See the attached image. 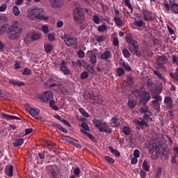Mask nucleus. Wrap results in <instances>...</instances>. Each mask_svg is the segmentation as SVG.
<instances>
[{
	"label": "nucleus",
	"mask_w": 178,
	"mask_h": 178,
	"mask_svg": "<svg viewBox=\"0 0 178 178\" xmlns=\"http://www.w3.org/2000/svg\"><path fill=\"white\" fill-rule=\"evenodd\" d=\"M8 24H4L0 28V35H3L7 29V35L10 40H17L22 34V30L19 27L17 22H14L11 26L8 28Z\"/></svg>",
	"instance_id": "nucleus-1"
},
{
	"label": "nucleus",
	"mask_w": 178,
	"mask_h": 178,
	"mask_svg": "<svg viewBox=\"0 0 178 178\" xmlns=\"http://www.w3.org/2000/svg\"><path fill=\"white\" fill-rule=\"evenodd\" d=\"M126 41L129 44L128 49L129 51L138 57H140L142 56V52L138 50L139 46L138 42L134 40L131 33H128L126 35Z\"/></svg>",
	"instance_id": "nucleus-2"
},
{
	"label": "nucleus",
	"mask_w": 178,
	"mask_h": 178,
	"mask_svg": "<svg viewBox=\"0 0 178 178\" xmlns=\"http://www.w3.org/2000/svg\"><path fill=\"white\" fill-rule=\"evenodd\" d=\"M28 17L31 20L38 19L46 21L49 19V17L44 16V10L42 8H34L29 10Z\"/></svg>",
	"instance_id": "nucleus-3"
},
{
	"label": "nucleus",
	"mask_w": 178,
	"mask_h": 178,
	"mask_svg": "<svg viewBox=\"0 0 178 178\" xmlns=\"http://www.w3.org/2000/svg\"><path fill=\"white\" fill-rule=\"evenodd\" d=\"M152 115V113L151 111L145 113L143 118L135 119L134 123L139 126L140 129H144L146 128H149V125L147 122L149 121V117H151Z\"/></svg>",
	"instance_id": "nucleus-4"
},
{
	"label": "nucleus",
	"mask_w": 178,
	"mask_h": 178,
	"mask_svg": "<svg viewBox=\"0 0 178 178\" xmlns=\"http://www.w3.org/2000/svg\"><path fill=\"white\" fill-rule=\"evenodd\" d=\"M92 122L100 132L111 134L113 131L110 126L102 120L95 119Z\"/></svg>",
	"instance_id": "nucleus-5"
},
{
	"label": "nucleus",
	"mask_w": 178,
	"mask_h": 178,
	"mask_svg": "<svg viewBox=\"0 0 178 178\" xmlns=\"http://www.w3.org/2000/svg\"><path fill=\"white\" fill-rule=\"evenodd\" d=\"M61 39L64 40L65 44L67 47H75L78 46V39L74 38L69 34H65L64 35L61 36Z\"/></svg>",
	"instance_id": "nucleus-6"
},
{
	"label": "nucleus",
	"mask_w": 178,
	"mask_h": 178,
	"mask_svg": "<svg viewBox=\"0 0 178 178\" xmlns=\"http://www.w3.org/2000/svg\"><path fill=\"white\" fill-rule=\"evenodd\" d=\"M74 20L75 22L82 23V17H84V10L81 7H76L73 10Z\"/></svg>",
	"instance_id": "nucleus-7"
},
{
	"label": "nucleus",
	"mask_w": 178,
	"mask_h": 178,
	"mask_svg": "<svg viewBox=\"0 0 178 178\" xmlns=\"http://www.w3.org/2000/svg\"><path fill=\"white\" fill-rule=\"evenodd\" d=\"M39 98L42 102L47 103L49 100H51L53 98V93L51 91L47 90L42 93V95H40Z\"/></svg>",
	"instance_id": "nucleus-8"
},
{
	"label": "nucleus",
	"mask_w": 178,
	"mask_h": 178,
	"mask_svg": "<svg viewBox=\"0 0 178 178\" xmlns=\"http://www.w3.org/2000/svg\"><path fill=\"white\" fill-rule=\"evenodd\" d=\"M157 58V63H156V65H157V66L163 68L164 67V65L168 62V58L166 56H157V57H156Z\"/></svg>",
	"instance_id": "nucleus-9"
},
{
	"label": "nucleus",
	"mask_w": 178,
	"mask_h": 178,
	"mask_svg": "<svg viewBox=\"0 0 178 178\" xmlns=\"http://www.w3.org/2000/svg\"><path fill=\"white\" fill-rule=\"evenodd\" d=\"M164 104H165V108L168 109H172L174 108L173 100L169 96L164 97Z\"/></svg>",
	"instance_id": "nucleus-10"
},
{
	"label": "nucleus",
	"mask_w": 178,
	"mask_h": 178,
	"mask_svg": "<svg viewBox=\"0 0 178 178\" xmlns=\"http://www.w3.org/2000/svg\"><path fill=\"white\" fill-rule=\"evenodd\" d=\"M143 17L144 19L147 22H149L152 20V13L149 12L147 9H143Z\"/></svg>",
	"instance_id": "nucleus-11"
},
{
	"label": "nucleus",
	"mask_w": 178,
	"mask_h": 178,
	"mask_svg": "<svg viewBox=\"0 0 178 178\" xmlns=\"http://www.w3.org/2000/svg\"><path fill=\"white\" fill-rule=\"evenodd\" d=\"M155 151H156L155 156H156V157H158L159 154H160L159 148V147H158V145H157L156 144H154H154L150 147V148H149V154H153Z\"/></svg>",
	"instance_id": "nucleus-12"
},
{
	"label": "nucleus",
	"mask_w": 178,
	"mask_h": 178,
	"mask_svg": "<svg viewBox=\"0 0 178 178\" xmlns=\"http://www.w3.org/2000/svg\"><path fill=\"white\" fill-rule=\"evenodd\" d=\"M51 6L54 8H60L62 6L61 0H49Z\"/></svg>",
	"instance_id": "nucleus-13"
},
{
	"label": "nucleus",
	"mask_w": 178,
	"mask_h": 178,
	"mask_svg": "<svg viewBox=\"0 0 178 178\" xmlns=\"http://www.w3.org/2000/svg\"><path fill=\"white\" fill-rule=\"evenodd\" d=\"M90 54V63L92 65H95L97 63V55L94 53L93 51H88V54Z\"/></svg>",
	"instance_id": "nucleus-14"
},
{
	"label": "nucleus",
	"mask_w": 178,
	"mask_h": 178,
	"mask_svg": "<svg viewBox=\"0 0 178 178\" xmlns=\"http://www.w3.org/2000/svg\"><path fill=\"white\" fill-rule=\"evenodd\" d=\"M27 106L29 107V113L35 118H37L40 113V110L38 108H31L29 105H27Z\"/></svg>",
	"instance_id": "nucleus-15"
},
{
	"label": "nucleus",
	"mask_w": 178,
	"mask_h": 178,
	"mask_svg": "<svg viewBox=\"0 0 178 178\" xmlns=\"http://www.w3.org/2000/svg\"><path fill=\"white\" fill-rule=\"evenodd\" d=\"M137 105V102L136 100L134 99H129L128 100V104H127V106L131 109V110H134L136 106Z\"/></svg>",
	"instance_id": "nucleus-16"
},
{
	"label": "nucleus",
	"mask_w": 178,
	"mask_h": 178,
	"mask_svg": "<svg viewBox=\"0 0 178 178\" xmlns=\"http://www.w3.org/2000/svg\"><path fill=\"white\" fill-rule=\"evenodd\" d=\"M8 82L12 86H17L19 87L25 86V83L22 81H19L18 80L15 79H8Z\"/></svg>",
	"instance_id": "nucleus-17"
},
{
	"label": "nucleus",
	"mask_w": 178,
	"mask_h": 178,
	"mask_svg": "<svg viewBox=\"0 0 178 178\" xmlns=\"http://www.w3.org/2000/svg\"><path fill=\"white\" fill-rule=\"evenodd\" d=\"M1 118L3 119L7 120H21L18 117H16V116H14V115H7L6 113H2L1 114Z\"/></svg>",
	"instance_id": "nucleus-18"
},
{
	"label": "nucleus",
	"mask_w": 178,
	"mask_h": 178,
	"mask_svg": "<svg viewBox=\"0 0 178 178\" xmlns=\"http://www.w3.org/2000/svg\"><path fill=\"white\" fill-rule=\"evenodd\" d=\"M141 100L144 102H147L150 100L151 96L149 92H147L146 91L144 92V93L140 97Z\"/></svg>",
	"instance_id": "nucleus-19"
},
{
	"label": "nucleus",
	"mask_w": 178,
	"mask_h": 178,
	"mask_svg": "<svg viewBox=\"0 0 178 178\" xmlns=\"http://www.w3.org/2000/svg\"><path fill=\"white\" fill-rule=\"evenodd\" d=\"M134 24L138 28L145 27L146 25L145 22H144L143 20L136 19L134 21Z\"/></svg>",
	"instance_id": "nucleus-20"
},
{
	"label": "nucleus",
	"mask_w": 178,
	"mask_h": 178,
	"mask_svg": "<svg viewBox=\"0 0 178 178\" xmlns=\"http://www.w3.org/2000/svg\"><path fill=\"white\" fill-rule=\"evenodd\" d=\"M170 8L171 9V11L175 14H178V3H172L171 6H170Z\"/></svg>",
	"instance_id": "nucleus-21"
},
{
	"label": "nucleus",
	"mask_w": 178,
	"mask_h": 178,
	"mask_svg": "<svg viewBox=\"0 0 178 178\" xmlns=\"http://www.w3.org/2000/svg\"><path fill=\"white\" fill-rule=\"evenodd\" d=\"M24 141V140L23 138H18L13 142V145H14V147H17L22 145L23 144Z\"/></svg>",
	"instance_id": "nucleus-22"
},
{
	"label": "nucleus",
	"mask_w": 178,
	"mask_h": 178,
	"mask_svg": "<svg viewBox=\"0 0 178 178\" xmlns=\"http://www.w3.org/2000/svg\"><path fill=\"white\" fill-rule=\"evenodd\" d=\"M81 132L83 133L84 135L87 136L92 141L95 142V138L90 133L86 131L83 129H81Z\"/></svg>",
	"instance_id": "nucleus-23"
},
{
	"label": "nucleus",
	"mask_w": 178,
	"mask_h": 178,
	"mask_svg": "<svg viewBox=\"0 0 178 178\" xmlns=\"http://www.w3.org/2000/svg\"><path fill=\"white\" fill-rule=\"evenodd\" d=\"M111 56V53L110 51H106L102 56H101V58L103 60H108L110 56Z\"/></svg>",
	"instance_id": "nucleus-24"
},
{
	"label": "nucleus",
	"mask_w": 178,
	"mask_h": 178,
	"mask_svg": "<svg viewBox=\"0 0 178 178\" xmlns=\"http://www.w3.org/2000/svg\"><path fill=\"white\" fill-rule=\"evenodd\" d=\"M114 22L115 24L119 27H121L123 25V22L119 17H115Z\"/></svg>",
	"instance_id": "nucleus-25"
},
{
	"label": "nucleus",
	"mask_w": 178,
	"mask_h": 178,
	"mask_svg": "<svg viewBox=\"0 0 178 178\" xmlns=\"http://www.w3.org/2000/svg\"><path fill=\"white\" fill-rule=\"evenodd\" d=\"M153 99L154 100L152 102V104L160 103L162 101V97L160 95H155Z\"/></svg>",
	"instance_id": "nucleus-26"
},
{
	"label": "nucleus",
	"mask_w": 178,
	"mask_h": 178,
	"mask_svg": "<svg viewBox=\"0 0 178 178\" xmlns=\"http://www.w3.org/2000/svg\"><path fill=\"white\" fill-rule=\"evenodd\" d=\"M122 131L126 136H129L131 133V129L129 127L124 126L122 128Z\"/></svg>",
	"instance_id": "nucleus-27"
},
{
	"label": "nucleus",
	"mask_w": 178,
	"mask_h": 178,
	"mask_svg": "<svg viewBox=\"0 0 178 178\" xmlns=\"http://www.w3.org/2000/svg\"><path fill=\"white\" fill-rule=\"evenodd\" d=\"M111 122L113 124H115V127H120V123L118 122V118L117 117V115H115L114 117H113L111 118Z\"/></svg>",
	"instance_id": "nucleus-28"
},
{
	"label": "nucleus",
	"mask_w": 178,
	"mask_h": 178,
	"mask_svg": "<svg viewBox=\"0 0 178 178\" xmlns=\"http://www.w3.org/2000/svg\"><path fill=\"white\" fill-rule=\"evenodd\" d=\"M108 149L111 153H113L115 156H119L120 155V153L117 149H115L112 146H109Z\"/></svg>",
	"instance_id": "nucleus-29"
},
{
	"label": "nucleus",
	"mask_w": 178,
	"mask_h": 178,
	"mask_svg": "<svg viewBox=\"0 0 178 178\" xmlns=\"http://www.w3.org/2000/svg\"><path fill=\"white\" fill-rule=\"evenodd\" d=\"M60 69V71L63 72L65 75H68L70 74V70L67 69L66 66H61Z\"/></svg>",
	"instance_id": "nucleus-30"
},
{
	"label": "nucleus",
	"mask_w": 178,
	"mask_h": 178,
	"mask_svg": "<svg viewBox=\"0 0 178 178\" xmlns=\"http://www.w3.org/2000/svg\"><path fill=\"white\" fill-rule=\"evenodd\" d=\"M13 165H10L8 169L6 171V175L9 176V177H13Z\"/></svg>",
	"instance_id": "nucleus-31"
},
{
	"label": "nucleus",
	"mask_w": 178,
	"mask_h": 178,
	"mask_svg": "<svg viewBox=\"0 0 178 178\" xmlns=\"http://www.w3.org/2000/svg\"><path fill=\"white\" fill-rule=\"evenodd\" d=\"M170 76L176 81H178V68H177L175 73H170Z\"/></svg>",
	"instance_id": "nucleus-32"
},
{
	"label": "nucleus",
	"mask_w": 178,
	"mask_h": 178,
	"mask_svg": "<svg viewBox=\"0 0 178 178\" xmlns=\"http://www.w3.org/2000/svg\"><path fill=\"white\" fill-rule=\"evenodd\" d=\"M154 75H156L159 79L164 81L165 80V77L163 76V74L157 70H154Z\"/></svg>",
	"instance_id": "nucleus-33"
},
{
	"label": "nucleus",
	"mask_w": 178,
	"mask_h": 178,
	"mask_svg": "<svg viewBox=\"0 0 178 178\" xmlns=\"http://www.w3.org/2000/svg\"><path fill=\"white\" fill-rule=\"evenodd\" d=\"M40 38V35L39 33H33L31 34V40L33 41L38 40Z\"/></svg>",
	"instance_id": "nucleus-34"
},
{
	"label": "nucleus",
	"mask_w": 178,
	"mask_h": 178,
	"mask_svg": "<svg viewBox=\"0 0 178 178\" xmlns=\"http://www.w3.org/2000/svg\"><path fill=\"white\" fill-rule=\"evenodd\" d=\"M49 106L54 111L58 110V108L55 105V101L53 99H51V100L50 99Z\"/></svg>",
	"instance_id": "nucleus-35"
},
{
	"label": "nucleus",
	"mask_w": 178,
	"mask_h": 178,
	"mask_svg": "<svg viewBox=\"0 0 178 178\" xmlns=\"http://www.w3.org/2000/svg\"><path fill=\"white\" fill-rule=\"evenodd\" d=\"M149 168L150 166L147 164V161L145 160L143 163V168L144 170H145V172H149Z\"/></svg>",
	"instance_id": "nucleus-36"
},
{
	"label": "nucleus",
	"mask_w": 178,
	"mask_h": 178,
	"mask_svg": "<svg viewBox=\"0 0 178 178\" xmlns=\"http://www.w3.org/2000/svg\"><path fill=\"white\" fill-rule=\"evenodd\" d=\"M22 74L25 76L31 75L32 71L28 67H25L24 70H22Z\"/></svg>",
	"instance_id": "nucleus-37"
},
{
	"label": "nucleus",
	"mask_w": 178,
	"mask_h": 178,
	"mask_svg": "<svg viewBox=\"0 0 178 178\" xmlns=\"http://www.w3.org/2000/svg\"><path fill=\"white\" fill-rule=\"evenodd\" d=\"M127 83L129 86H132L135 83L134 79L133 77H131V76H128L127 77Z\"/></svg>",
	"instance_id": "nucleus-38"
},
{
	"label": "nucleus",
	"mask_w": 178,
	"mask_h": 178,
	"mask_svg": "<svg viewBox=\"0 0 178 178\" xmlns=\"http://www.w3.org/2000/svg\"><path fill=\"white\" fill-rule=\"evenodd\" d=\"M104 159H105V161H106V162H107L108 163H111V164H113V163H115V161L112 157L108 156H106L104 157Z\"/></svg>",
	"instance_id": "nucleus-39"
},
{
	"label": "nucleus",
	"mask_w": 178,
	"mask_h": 178,
	"mask_svg": "<svg viewBox=\"0 0 178 178\" xmlns=\"http://www.w3.org/2000/svg\"><path fill=\"white\" fill-rule=\"evenodd\" d=\"M44 51L47 54H49L52 51V47L49 44H44Z\"/></svg>",
	"instance_id": "nucleus-40"
},
{
	"label": "nucleus",
	"mask_w": 178,
	"mask_h": 178,
	"mask_svg": "<svg viewBox=\"0 0 178 178\" xmlns=\"http://www.w3.org/2000/svg\"><path fill=\"white\" fill-rule=\"evenodd\" d=\"M140 112L141 113H147L148 112H151L148 107L146 106L145 105H144L140 109Z\"/></svg>",
	"instance_id": "nucleus-41"
},
{
	"label": "nucleus",
	"mask_w": 178,
	"mask_h": 178,
	"mask_svg": "<svg viewBox=\"0 0 178 178\" xmlns=\"http://www.w3.org/2000/svg\"><path fill=\"white\" fill-rule=\"evenodd\" d=\"M122 54L124 55V56L126 58H128L130 57L131 56V54L129 53V51L127 49H124L122 50Z\"/></svg>",
	"instance_id": "nucleus-42"
},
{
	"label": "nucleus",
	"mask_w": 178,
	"mask_h": 178,
	"mask_svg": "<svg viewBox=\"0 0 178 178\" xmlns=\"http://www.w3.org/2000/svg\"><path fill=\"white\" fill-rule=\"evenodd\" d=\"M106 29H107V26H106L105 24L99 26L97 29L98 31L100 33L104 32Z\"/></svg>",
	"instance_id": "nucleus-43"
},
{
	"label": "nucleus",
	"mask_w": 178,
	"mask_h": 178,
	"mask_svg": "<svg viewBox=\"0 0 178 178\" xmlns=\"http://www.w3.org/2000/svg\"><path fill=\"white\" fill-rule=\"evenodd\" d=\"M51 177L52 178H56L57 177V174L54 168H51L49 170Z\"/></svg>",
	"instance_id": "nucleus-44"
},
{
	"label": "nucleus",
	"mask_w": 178,
	"mask_h": 178,
	"mask_svg": "<svg viewBox=\"0 0 178 178\" xmlns=\"http://www.w3.org/2000/svg\"><path fill=\"white\" fill-rule=\"evenodd\" d=\"M124 3H125L126 6H127L131 10V13H132L133 11H134V8H133L131 4L130 3V1L129 0H125Z\"/></svg>",
	"instance_id": "nucleus-45"
},
{
	"label": "nucleus",
	"mask_w": 178,
	"mask_h": 178,
	"mask_svg": "<svg viewBox=\"0 0 178 178\" xmlns=\"http://www.w3.org/2000/svg\"><path fill=\"white\" fill-rule=\"evenodd\" d=\"M117 74L119 76H122L123 74H124V71L122 67H118L117 69Z\"/></svg>",
	"instance_id": "nucleus-46"
},
{
	"label": "nucleus",
	"mask_w": 178,
	"mask_h": 178,
	"mask_svg": "<svg viewBox=\"0 0 178 178\" xmlns=\"http://www.w3.org/2000/svg\"><path fill=\"white\" fill-rule=\"evenodd\" d=\"M79 111L80 113L82 114L84 117H86V118L89 117L88 113L83 108H81L79 109Z\"/></svg>",
	"instance_id": "nucleus-47"
},
{
	"label": "nucleus",
	"mask_w": 178,
	"mask_h": 178,
	"mask_svg": "<svg viewBox=\"0 0 178 178\" xmlns=\"http://www.w3.org/2000/svg\"><path fill=\"white\" fill-rule=\"evenodd\" d=\"M89 76V74L88 72L85 71L81 74V79H86Z\"/></svg>",
	"instance_id": "nucleus-48"
},
{
	"label": "nucleus",
	"mask_w": 178,
	"mask_h": 178,
	"mask_svg": "<svg viewBox=\"0 0 178 178\" xmlns=\"http://www.w3.org/2000/svg\"><path fill=\"white\" fill-rule=\"evenodd\" d=\"M121 65L128 72L131 70V67H130L128 64H126L125 63H122Z\"/></svg>",
	"instance_id": "nucleus-49"
},
{
	"label": "nucleus",
	"mask_w": 178,
	"mask_h": 178,
	"mask_svg": "<svg viewBox=\"0 0 178 178\" xmlns=\"http://www.w3.org/2000/svg\"><path fill=\"white\" fill-rule=\"evenodd\" d=\"M13 13L15 16H17L19 15V8L17 6H14L13 8Z\"/></svg>",
	"instance_id": "nucleus-50"
},
{
	"label": "nucleus",
	"mask_w": 178,
	"mask_h": 178,
	"mask_svg": "<svg viewBox=\"0 0 178 178\" xmlns=\"http://www.w3.org/2000/svg\"><path fill=\"white\" fill-rule=\"evenodd\" d=\"M132 94H133L135 97H139V96L140 95V91L138 89H135V90H134L132 91Z\"/></svg>",
	"instance_id": "nucleus-51"
},
{
	"label": "nucleus",
	"mask_w": 178,
	"mask_h": 178,
	"mask_svg": "<svg viewBox=\"0 0 178 178\" xmlns=\"http://www.w3.org/2000/svg\"><path fill=\"white\" fill-rule=\"evenodd\" d=\"M72 65L75 67H81V66H82V63H81V62L79 60H77V61H76V62H74V61H73L72 62Z\"/></svg>",
	"instance_id": "nucleus-52"
},
{
	"label": "nucleus",
	"mask_w": 178,
	"mask_h": 178,
	"mask_svg": "<svg viewBox=\"0 0 178 178\" xmlns=\"http://www.w3.org/2000/svg\"><path fill=\"white\" fill-rule=\"evenodd\" d=\"M92 20H93L94 23H95L96 24H99L100 22L99 17L97 15H94Z\"/></svg>",
	"instance_id": "nucleus-53"
},
{
	"label": "nucleus",
	"mask_w": 178,
	"mask_h": 178,
	"mask_svg": "<svg viewBox=\"0 0 178 178\" xmlns=\"http://www.w3.org/2000/svg\"><path fill=\"white\" fill-rule=\"evenodd\" d=\"M153 107L155 110H156L157 111H160V108H161V104L160 103H154L152 104Z\"/></svg>",
	"instance_id": "nucleus-54"
},
{
	"label": "nucleus",
	"mask_w": 178,
	"mask_h": 178,
	"mask_svg": "<svg viewBox=\"0 0 178 178\" xmlns=\"http://www.w3.org/2000/svg\"><path fill=\"white\" fill-rule=\"evenodd\" d=\"M105 40H106V38L104 35H99L97 38L96 41L100 43L104 41Z\"/></svg>",
	"instance_id": "nucleus-55"
},
{
	"label": "nucleus",
	"mask_w": 178,
	"mask_h": 178,
	"mask_svg": "<svg viewBox=\"0 0 178 178\" xmlns=\"http://www.w3.org/2000/svg\"><path fill=\"white\" fill-rule=\"evenodd\" d=\"M80 173L81 170L79 168H76L74 170V175H75L76 177H79Z\"/></svg>",
	"instance_id": "nucleus-56"
},
{
	"label": "nucleus",
	"mask_w": 178,
	"mask_h": 178,
	"mask_svg": "<svg viewBox=\"0 0 178 178\" xmlns=\"http://www.w3.org/2000/svg\"><path fill=\"white\" fill-rule=\"evenodd\" d=\"M177 157V155H172V156H171V163H172V165H175L176 163H177V161H176V158Z\"/></svg>",
	"instance_id": "nucleus-57"
},
{
	"label": "nucleus",
	"mask_w": 178,
	"mask_h": 178,
	"mask_svg": "<svg viewBox=\"0 0 178 178\" xmlns=\"http://www.w3.org/2000/svg\"><path fill=\"white\" fill-rule=\"evenodd\" d=\"M77 55L80 58H83L85 57V53L82 50L79 51Z\"/></svg>",
	"instance_id": "nucleus-58"
},
{
	"label": "nucleus",
	"mask_w": 178,
	"mask_h": 178,
	"mask_svg": "<svg viewBox=\"0 0 178 178\" xmlns=\"http://www.w3.org/2000/svg\"><path fill=\"white\" fill-rule=\"evenodd\" d=\"M86 131H90L89 127L86 122H82L81 125Z\"/></svg>",
	"instance_id": "nucleus-59"
},
{
	"label": "nucleus",
	"mask_w": 178,
	"mask_h": 178,
	"mask_svg": "<svg viewBox=\"0 0 178 178\" xmlns=\"http://www.w3.org/2000/svg\"><path fill=\"white\" fill-rule=\"evenodd\" d=\"M162 170L161 168H157V172H156L155 178H159V176L161 175Z\"/></svg>",
	"instance_id": "nucleus-60"
},
{
	"label": "nucleus",
	"mask_w": 178,
	"mask_h": 178,
	"mask_svg": "<svg viewBox=\"0 0 178 178\" xmlns=\"http://www.w3.org/2000/svg\"><path fill=\"white\" fill-rule=\"evenodd\" d=\"M113 44L115 47H118L119 46V40H118V38H113Z\"/></svg>",
	"instance_id": "nucleus-61"
},
{
	"label": "nucleus",
	"mask_w": 178,
	"mask_h": 178,
	"mask_svg": "<svg viewBox=\"0 0 178 178\" xmlns=\"http://www.w3.org/2000/svg\"><path fill=\"white\" fill-rule=\"evenodd\" d=\"M42 31L45 33H49V29L48 26L46 25H43L42 27Z\"/></svg>",
	"instance_id": "nucleus-62"
},
{
	"label": "nucleus",
	"mask_w": 178,
	"mask_h": 178,
	"mask_svg": "<svg viewBox=\"0 0 178 178\" xmlns=\"http://www.w3.org/2000/svg\"><path fill=\"white\" fill-rule=\"evenodd\" d=\"M71 145H73L74 146H75L77 148H81V145L79 144L78 142H74L72 140V142H71Z\"/></svg>",
	"instance_id": "nucleus-63"
},
{
	"label": "nucleus",
	"mask_w": 178,
	"mask_h": 178,
	"mask_svg": "<svg viewBox=\"0 0 178 178\" xmlns=\"http://www.w3.org/2000/svg\"><path fill=\"white\" fill-rule=\"evenodd\" d=\"M95 68V66L94 65H88V67H87V70L89 71V72H95V70H94Z\"/></svg>",
	"instance_id": "nucleus-64"
}]
</instances>
